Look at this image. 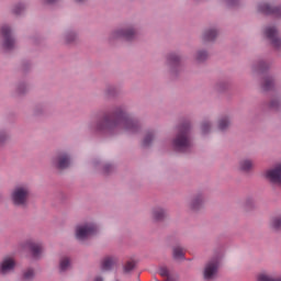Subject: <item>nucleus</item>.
Masks as SVG:
<instances>
[{
	"label": "nucleus",
	"instance_id": "nucleus-18",
	"mask_svg": "<svg viewBox=\"0 0 281 281\" xmlns=\"http://www.w3.org/2000/svg\"><path fill=\"white\" fill-rule=\"evenodd\" d=\"M173 258L175 260H186V254L183 252V248H175L173 249Z\"/></svg>",
	"mask_w": 281,
	"mask_h": 281
},
{
	"label": "nucleus",
	"instance_id": "nucleus-24",
	"mask_svg": "<svg viewBox=\"0 0 281 281\" xmlns=\"http://www.w3.org/2000/svg\"><path fill=\"white\" fill-rule=\"evenodd\" d=\"M229 126V119L225 117L220 120L218 122V128L220 131H225Z\"/></svg>",
	"mask_w": 281,
	"mask_h": 281
},
{
	"label": "nucleus",
	"instance_id": "nucleus-1",
	"mask_svg": "<svg viewBox=\"0 0 281 281\" xmlns=\"http://www.w3.org/2000/svg\"><path fill=\"white\" fill-rule=\"evenodd\" d=\"M113 128H123L127 133H137V122L128 116L127 113L120 110L111 116H105L99 124V131H113Z\"/></svg>",
	"mask_w": 281,
	"mask_h": 281
},
{
	"label": "nucleus",
	"instance_id": "nucleus-17",
	"mask_svg": "<svg viewBox=\"0 0 281 281\" xmlns=\"http://www.w3.org/2000/svg\"><path fill=\"white\" fill-rule=\"evenodd\" d=\"M155 221H162L166 217V211L164 209H156L153 211Z\"/></svg>",
	"mask_w": 281,
	"mask_h": 281
},
{
	"label": "nucleus",
	"instance_id": "nucleus-35",
	"mask_svg": "<svg viewBox=\"0 0 281 281\" xmlns=\"http://www.w3.org/2000/svg\"><path fill=\"white\" fill-rule=\"evenodd\" d=\"M266 68H267V64L261 63V64L259 65V70H260V71H262V69H266Z\"/></svg>",
	"mask_w": 281,
	"mask_h": 281
},
{
	"label": "nucleus",
	"instance_id": "nucleus-20",
	"mask_svg": "<svg viewBox=\"0 0 281 281\" xmlns=\"http://www.w3.org/2000/svg\"><path fill=\"white\" fill-rule=\"evenodd\" d=\"M30 254L32 255V258L38 259L41 256H43V248L41 247H31Z\"/></svg>",
	"mask_w": 281,
	"mask_h": 281
},
{
	"label": "nucleus",
	"instance_id": "nucleus-3",
	"mask_svg": "<svg viewBox=\"0 0 281 281\" xmlns=\"http://www.w3.org/2000/svg\"><path fill=\"white\" fill-rule=\"evenodd\" d=\"M95 234H98V226L93 223L79 224L75 228L77 240H87V238H91Z\"/></svg>",
	"mask_w": 281,
	"mask_h": 281
},
{
	"label": "nucleus",
	"instance_id": "nucleus-22",
	"mask_svg": "<svg viewBox=\"0 0 281 281\" xmlns=\"http://www.w3.org/2000/svg\"><path fill=\"white\" fill-rule=\"evenodd\" d=\"M240 168L241 170H251V168H254V162H251V160H243L240 162Z\"/></svg>",
	"mask_w": 281,
	"mask_h": 281
},
{
	"label": "nucleus",
	"instance_id": "nucleus-16",
	"mask_svg": "<svg viewBox=\"0 0 281 281\" xmlns=\"http://www.w3.org/2000/svg\"><path fill=\"white\" fill-rule=\"evenodd\" d=\"M71 266V261L68 259V257H63L59 261V270L61 272L67 271L69 267Z\"/></svg>",
	"mask_w": 281,
	"mask_h": 281
},
{
	"label": "nucleus",
	"instance_id": "nucleus-19",
	"mask_svg": "<svg viewBox=\"0 0 281 281\" xmlns=\"http://www.w3.org/2000/svg\"><path fill=\"white\" fill-rule=\"evenodd\" d=\"M34 268H27L26 270L23 271V280L25 281L34 280Z\"/></svg>",
	"mask_w": 281,
	"mask_h": 281
},
{
	"label": "nucleus",
	"instance_id": "nucleus-29",
	"mask_svg": "<svg viewBox=\"0 0 281 281\" xmlns=\"http://www.w3.org/2000/svg\"><path fill=\"white\" fill-rule=\"evenodd\" d=\"M170 273H171L170 270H168V268H166V267H161V268L159 269V274H160L162 278H168Z\"/></svg>",
	"mask_w": 281,
	"mask_h": 281
},
{
	"label": "nucleus",
	"instance_id": "nucleus-36",
	"mask_svg": "<svg viewBox=\"0 0 281 281\" xmlns=\"http://www.w3.org/2000/svg\"><path fill=\"white\" fill-rule=\"evenodd\" d=\"M93 281H104L102 277H95Z\"/></svg>",
	"mask_w": 281,
	"mask_h": 281
},
{
	"label": "nucleus",
	"instance_id": "nucleus-32",
	"mask_svg": "<svg viewBox=\"0 0 281 281\" xmlns=\"http://www.w3.org/2000/svg\"><path fill=\"white\" fill-rule=\"evenodd\" d=\"M169 63H179V56L171 54L168 57Z\"/></svg>",
	"mask_w": 281,
	"mask_h": 281
},
{
	"label": "nucleus",
	"instance_id": "nucleus-39",
	"mask_svg": "<svg viewBox=\"0 0 281 281\" xmlns=\"http://www.w3.org/2000/svg\"><path fill=\"white\" fill-rule=\"evenodd\" d=\"M0 142H3V138H2V137H0Z\"/></svg>",
	"mask_w": 281,
	"mask_h": 281
},
{
	"label": "nucleus",
	"instance_id": "nucleus-33",
	"mask_svg": "<svg viewBox=\"0 0 281 281\" xmlns=\"http://www.w3.org/2000/svg\"><path fill=\"white\" fill-rule=\"evenodd\" d=\"M210 132V124L207 122L202 123V133Z\"/></svg>",
	"mask_w": 281,
	"mask_h": 281
},
{
	"label": "nucleus",
	"instance_id": "nucleus-38",
	"mask_svg": "<svg viewBox=\"0 0 281 281\" xmlns=\"http://www.w3.org/2000/svg\"><path fill=\"white\" fill-rule=\"evenodd\" d=\"M77 1V3H82V1H85V0H76Z\"/></svg>",
	"mask_w": 281,
	"mask_h": 281
},
{
	"label": "nucleus",
	"instance_id": "nucleus-2",
	"mask_svg": "<svg viewBox=\"0 0 281 281\" xmlns=\"http://www.w3.org/2000/svg\"><path fill=\"white\" fill-rule=\"evenodd\" d=\"M190 131V125L184 124L180 127L179 134L176 139H173V146L178 153H188L190 148H192V142L188 137V133Z\"/></svg>",
	"mask_w": 281,
	"mask_h": 281
},
{
	"label": "nucleus",
	"instance_id": "nucleus-10",
	"mask_svg": "<svg viewBox=\"0 0 281 281\" xmlns=\"http://www.w3.org/2000/svg\"><path fill=\"white\" fill-rule=\"evenodd\" d=\"M258 10L263 14H276V16H281V8H272L267 3L259 4Z\"/></svg>",
	"mask_w": 281,
	"mask_h": 281
},
{
	"label": "nucleus",
	"instance_id": "nucleus-9",
	"mask_svg": "<svg viewBox=\"0 0 281 281\" xmlns=\"http://www.w3.org/2000/svg\"><path fill=\"white\" fill-rule=\"evenodd\" d=\"M266 177L271 183H277L281 186V165H277L273 169H270L266 172Z\"/></svg>",
	"mask_w": 281,
	"mask_h": 281
},
{
	"label": "nucleus",
	"instance_id": "nucleus-40",
	"mask_svg": "<svg viewBox=\"0 0 281 281\" xmlns=\"http://www.w3.org/2000/svg\"><path fill=\"white\" fill-rule=\"evenodd\" d=\"M35 246V244H31V247H34Z\"/></svg>",
	"mask_w": 281,
	"mask_h": 281
},
{
	"label": "nucleus",
	"instance_id": "nucleus-28",
	"mask_svg": "<svg viewBox=\"0 0 281 281\" xmlns=\"http://www.w3.org/2000/svg\"><path fill=\"white\" fill-rule=\"evenodd\" d=\"M205 58H207V53L205 50H200L198 53L196 60H199L200 63H203Z\"/></svg>",
	"mask_w": 281,
	"mask_h": 281
},
{
	"label": "nucleus",
	"instance_id": "nucleus-13",
	"mask_svg": "<svg viewBox=\"0 0 281 281\" xmlns=\"http://www.w3.org/2000/svg\"><path fill=\"white\" fill-rule=\"evenodd\" d=\"M117 265V257H106L101 266L102 271H111Z\"/></svg>",
	"mask_w": 281,
	"mask_h": 281
},
{
	"label": "nucleus",
	"instance_id": "nucleus-12",
	"mask_svg": "<svg viewBox=\"0 0 281 281\" xmlns=\"http://www.w3.org/2000/svg\"><path fill=\"white\" fill-rule=\"evenodd\" d=\"M257 281H281V276L271 272H261L258 274Z\"/></svg>",
	"mask_w": 281,
	"mask_h": 281
},
{
	"label": "nucleus",
	"instance_id": "nucleus-30",
	"mask_svg": "<svg viewBox=\"0 0 281 281\" xmlns=\"http://www.w3.org/2000/svg\"><path fill=\"white\" fill-rule=\"evenodd\" d=\"M165 281H179V276H177V273L170 272V274L166 277Z\"/></svg>",
	"mask_w": 281,
	"mask_h": 281
},
{
	"label": "nucleus",
	"instance_id": "nucleus-26",
	"mask_svg": "<svg viewBox=\"0 0 281 281\" xmlns=\"http://www.w3.org/2000/svg\"><path fill=\"white\" fill-rule=\"evenodd\" d=\"M153 139H154L153 133H147L143 140V146H150V142H153Z\"/></svg>",
	"mask_w": 281,
	"mask_h": 281
},
{
	"label": "nucleus",
	"instance_id": "nucleus-5",
	"mask_svg": "<svg viewBox=\"0 0 281 281\" xmlns=\"http://www.w3.org/2000/svg\"><path fill=\"white\" fill-rule=\"evenodd\" d=\"M221 258L222 256H216L206 263L204 268L205 280H214V278H216L218 267H221Z\"/></svg>",
	"mask_w": 281,
	"mask_h": 281
},
{
	"label": "nucleus",
	"instance_id": "nucleus-31",
	"mask_svg": "<svg viewBox=\"0 0 281 281\" xmlns=\"http://www.w3.org/2000/svg\"><path fill=\"white\" fill-rule=\"evenodd\" d=\"M22 10H25V7L23 4H18L14 9L13 12L14 14H21Z\"/></svg>",
	"mask_w": 281,
	"mask_h": 281
},
{
	"label": "nucleus",
	"instance_id": "nucleus-4",
	"mask_svg": "<svg viewBox=\"0 0 281 281\" xmlns=\"http://www.w3.org/2000/svg\"><path fill=\"white\" fill-rule=\"evenodd\" d=\"M11 199L14 205H26L27 199H30V189L25 186L16 187L11 194Z\"/></svg>",
	"mask_w": 281,
	"mask_h": 281
},
{
	"label": "nucleus",
	"instance_id": "nucleus-37",
	"mask_svg": "<svg viewBox=\"0 0 281 281\" xmlns=\"http://www.w3.org/2000/svg\"><path fill=\"white\" fill-rule=\"evenodd\" d=\"M58 0H46V3H56Z\"/></svg>",
	"mask_w": 281,
	"mask_h": 281
},
{
	"label": "nucleus",
	"instance_id": "nucleus-27",
	"mask_svg": "<svg viewBox=\"0 0 281 281\" xmlns=\"http://www.w3.org/2000/svg\"><path fill=\"white\" fill-rule=\"evenodd\" d=\"M271 87H273V79L272 78L265 79V82H263L265 91H269V89H271Z\"/></svg>",
	"mask_w": 281,
	"mask_h": 281
},
{
	"label": "nucleus",
	"instance_id": "nucleus-15",
	"mask_svg": "<svg viewBox=\"0 0 281 281\" xmlns=\"http://www.w3.org/2000/svg\"><path fill=\"white\" fill-rule=\"evenodd\" d=\"M218 36V32L214 29L207 30L204 32L203 40L204 41H214Z\"/></svg>",
	"mask_w": 281,
	"mask_h": 281
},
{
	"label": "nucleus",
	"instance_id": "nucleus-14",
	"mask_svg": "<svg viewBox=\"0 0 281 281\" xmlns=\"http://www.w3.org/2000/svg\"><path fill=\"white\" fill-rule=\"evenodd\" d=\"M69 164H71V161L69 160V156L63 154L58 157L57 168L59 170H65V168H69Z\"/></svg>",
	"mask_w": 281,
	"mask_h": 281
},
{
	"label": "nucleus",
	"instance_id": "nucleus-8",
	"mask_svg": "<svg viewBox=\"0 0 281 281\" xmlns=\"http://www.w3.org/2000/svg\"><path fill=\"white\" fill-rule=\"evenodd\" d=\"M1 34L4 38V43H3L4 49H13L15 42L12 38L10 26H8V25L2 26Z\"/></svg>",
	"mask_w": 281,
	"mask_h": 281
},
{
	"label": "nucleus",
	"instance_id": "nucleus-21",
	"mask_svg": "<svg viewBox=\"0 0 281 281\" xmlns=\"http://www.w3.org/2000/svg\"><path fill=\"white\" fill-rule=\"evenodd\" d=\"M270 227L276 231L281 229V216L272 218L270 222Z\"/></svg>",
	"mask_w": 281,
	"mask_h": 281
},
{
	"label": "nucleus",
	"instance_id": "nucleus-6",
	"mask_svg": "<svg viewBox=\"0 0 281 281\" xmlns=\"http://www.w3.org/2000/svg\"><path fill=\"white\" fill-rule=\"evenodd\" d=\"M16 267V261H14V258L12 257H4L0 261V276H10L14 271V268Z\"/></svg>",
	"mask_w": 281,
	"mask_h": 281
},
{
	"label": "nucleus",
	"instance_id": "nucleus-34",
	"mask_svg": "<svg viewBox=\"0 0 281 281\" xmlns=\"http://www.w3.org/2000/svg\"><path fill=\"white\" fill-rule=\"evenodd\" d=\"M279 104H280L279 101H271L270 106H271L272 109H278V105H279Z\"/></svg>",
	"mask_w": 281,
	"mask_h": 281
},
{
	"label": "nucleus",
	"instance_id": "nucleus-25",
	"mask_svg": "<svg viewBox=\"0 0 281 281\" xmlns=\"http://www.w3.org/2000/svg\"><path fill=\"white\" fill-rule=\"evenodd\" d=\"M123 269L125 273H131L135 269V261H127Z\"/></svg>",
	"mask_w": 281,
	"mask_h": 281
},
{
	"label": "nucleus",
	"instance_id": "nucleus-23",
	"mask_svg": "<svg viewBox=\"0 0 281 281\" xmlns=\"http://www.w3.org/2000/svg\"><path fill=\"white\" fill-rule=\"evenodd\" d=\"M202 204H203V199H201V198H195V199L191 202V210H199V207H201Z\"/></svg>",
	"mask_w": 281,
	"mask_h": 281
},
{
	"label": "nucleus",
	"instance_id": "nucleus-11",
	"mask_svg": "<svg viewBox=\"0 0 281 281\" xmlns=\"http://www.w3.org/2000/svg\"><path fill=\"white\" fill-rule=\"evenodd\" d=\"M114 38H125V41H133V38H135V31L133 29L116 31L114 33Z\"/></svg>",
	"mask_w": 281,
	"mask_h": 281
},
{
	"label": "nucleus",
	"instance_id": "nucleus-7",
	"mask_svg": "<svg viewBox=\"0 0 281 281\" xmlns=\"http://www.w3.org/2000/svg\"><path fill=\"white\" fill-rule=\"evenodd\" d=\"M265 34L267 38L271 42L272 47L276 49H280L281 47V38L278 36V30L274 26H269L266 29Z\"/></svg>",
	"mask_w": 281,
	"mask_h": 281
}]
</instances>
